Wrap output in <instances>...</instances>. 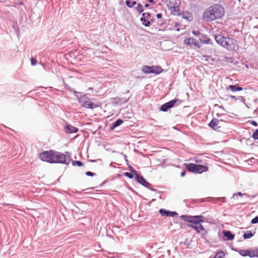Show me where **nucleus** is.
Returning <instances> with one entry per match:
<instances>
[{
	"instance_id": "f257e3e1",
	"label": "nucleus",
	"mask_w": 258,
	"mask_h": 258,
	"mask_svg": "<svg viewBox=\"0 0 258 258\" xmlns=\"http://www.w3.org/2000/svg\"><path fill=\"white\" fill-rule=\"evenodd\" d=\"M225 13V9L219 4H214L207 9L203 14V19L206 22H212L222 18Z\"/></svg>"
},
{
	"instance_id": "f03ea898",
	"label": "nucleus",
	"mask_w": 258,
	"mask_h": 258,
	"mask_svg": "<svg viewBox=\"0 0 258 258\" xmlns=\"http://www.w3.org/2000/svg\"><path fill=\"white\" fill-rule=\"evenodd\" d=\"M214 39L219 45L229 50H233L237 46V41L234 38L218 34L215 35Z\"/></svg>"
},
{
	"instance_id": "7ed1b4c3",
	"label": "nucleus",
	"mask_w": 258,
	"mask_h": 258,
	"mask_svg": "<svg viewBox=\"0 0 258 258\" xmlns=\"http://www.w3.org/2000/svg\"><path fill=\"white\" fill-rule=\"evenodd\" d=\"M72 160L71 153L66 151L64 153L54 150L53 163H59L69 165Z\"/></svg>"
},
{
	"instance_id": "20e7f679",
	"label": "nucleus",
	"mask_w": 258,
	"mask_h": 258,
	"mask_svg": "<svg viewBox=\"0 0 258 258\" xmlns=\"http://www.w3.org/2000/svg\"><path fill=\"white\" fill-rule=\"evenodd\" d=\"M185 165L186 166V169L189 172L201 174L208 170V166L201 164L188 163L185 164Z\"/></svg>"
},
{
	"instance_id": "39448f33",
	"label": "nucleus",
	"mask_w": 258,
	"mask_h": 258,
	"mask_svg": "<svg viewBox=\"0 0 258 258\" xmlns=\"http://www.w3.org/2000/svg\"><path fill=\"white\" fill-rule=\"evenodd\" d=\"M92 100L95 101V99H90L89 97L86 96L84 100L80 101V104L82 107L94 109L95 108L99 107L101 105V103L98 101L93 102Z\"/></svg>"
},
{
	"instance_id": "423d86ee",
	"label": "nucleus",
	"mask_w": 258,
	"mask_h": 258,
	"mask_svg": "<svg viewBox=\"0 0 258 258\" xmlns=\"http://www.w3.org/2000/svg\"><path fill=\"white\" fill-rule=\"evenodd\" d=\"M180 218L186 222L194 224H198L204 222V217L202 215L190 216L186 215H182L180 216Z\"/></svg>"
},
{
	"instance_id": "0eeeda50",
	"label": "nucleus",
	"mask_w": 258,
	"mask_h": 258,
	"mask_svg": "<svg viewBox=\"0 0 258 258\" xmlns=\"http://www.w3.org/2000/svg\"><path fill=\"white\" fill-rule=\"evenodd\" d=\"M142 71L145 74H154L156 75L160 74L163 72V69L160 66H144L142 67Z\"/></svg>"
},
{
	"instance_id": "6e6552de",
	"label": "nucleus",
	"mask_w": 258,
	"mask_h": 258,
	"mask_svg": "<svg viewBox=\"0 0 258 258\" xmlns=\"http://www.w3.org/2000/svg\"><path fill=\"white\" fill-rule=\"evenodd\" d=\"M54 150L43 151L39 154V159L42 161L52 164Z\"/></svg>"
},
{
	"instance_id": "1a4fd4ad",
	"label": "nucleus",
	"mask_w": 258,
	"mask_h": 258,
	"mask_svg": "<svg viewBox=\"0 0 258 258\" xmlns=\"http://www.w3.org/2000/svg\"><path fill=\"white\" fill-rule=\"evenodd\" d=\"M135 180L137 182L142 185L144 187L148 188L150 190L154 191H156L157 189L152 187L151 184L149 183L147 180L140 174H137L135 177Z\"/></svg>"
},
{
	"instance_id": "9d476101",
	"label": "nucleus",
	"mask_w": 258,
	"mask_h": 258,
	"mask_svg": "<svg viewBox=\"0 0 258 258\" xmlns=\"http://www.w3.org/2000/svg\"><path fill=\"white\" fill-rule=\"evenodd\" d=\"M177 102H178V103L177 104V105H178L180 102V100L179 99H174L171 100L162 104L160 107V111H163V112H166L169 109H170L175 106H177V105H176V103Z\"/></svg>"
},
{
	"instance_id": "9b49d317",
	"label": "nucleus",
	"mask_w": 258,
	"mask_h": 258,
	"mask_svg": "<svg viewBox=\"0 0 258 258\" xmlns=\"http://www.w3.org/2000/svg\"><path fill=\"white\" fill-rule=\"evenodd\" d=\"M187 227L192 228L195 229L198 233L202 234V238L204 237V235L208 234V232L204 228L203 225L201 223L198 224L197 225L194 224H188L187 225Z\"/></svg>"
},
{
	"instance_id": "f8f14e48",
	"label": "nucleus",
	"mask_w": 258,
	"mask_h": 258,
	"mask_svg": "<svg viewBox=\"0 0 258 258\" xmlns=\"http://www.w3.org/2000/svg\"><path fill=\"white\" fill-rule=\"evenodd\" d=\"M112 101L111 103L114 106L121 105L122 104L128 102L130 98H126L125 97H114L111 99Z\"/></svg>"
},
{
	"instance_id": "ddd939ff",
	"label": "nucleus",
	"mask_w": 258,
	"mask_h": 258,
	"mask_svg": "<svg viewBox=\"0 0 258 258\" xmlns=\"http://www.w3.org/2000/svg\"><path fill=\"white\" fill-rule=\"evenodd\" d=\"M184 43L185 44L190 46H194L198 48H200L201 46L199 44V42L198 41L196 40L194 38H186L184 40Z\"/></svg>"
},
{
	"instance_id": "4468645a",
	"label": "nucleus",
	"mask_w": 258,
	"mask_h": 258,
	"mask_svg": "<svg viewBox=\"0 0 258 258\" xmlns=\"http://www.w3.org/2000/svg\"><path fill=\"white\" fill-rule=\"evenodd\" d=\"M159 212L162 216L173 217L178 215L177 213L176 212L170 211L164 209H160Z\"/></svg>"
},
{
	"instance_id": "2eb2a0df",
	"label": "nucleus",
	"mask_w": 258,
	"mask_h": 258,
	"mask_svg": "<svg viewBox=\"0 0 258 258\" xmlns=\"http://www.w3.org/2000/svg\"><path fill=\"white\" fill-rule=\"evenodd\" d=\"M223 239L224 240H231L234 238L235 235L230 231L224 230L223 231Z\"/></svg>"
},
{
	"instance_id": "dca6fc26",
	"label": "nucleus",
	"mask_w": 258,
	"mask_h": 258,
	"mask_svg": "<svg viewBox=\"0 0 258 258\" xmlns=\"http://www.w3.org/2000/svg\"><path fill=\"white\" fill-rule=\"evenodd\" d=\"M65 132L67 134H72L77 133L79 131V129L70 124H67L64 127Z\"/></svg>"
},
{
	"instance_id": "f3484780",
	"label": "nucleus",
	"mask_w": 258,
	"mask_h": 258,
	"mask_svg": "<svg viewBox=\"0 0 258 258\" xmlns=\"http://www.w3.org/2000/svg\"><path fill=\"white\" fill-rule=\"evenodd\" d=\"M167 6L169 9L172 10V8L179 5V0H166Z\"/></svg>"
},
{
	"instance_id": "a211bd4d",
	"label": "nucleus",
	"mask_w": 258,
	"mask_h": 258,
	"mask_svg": "<svg viewBox=\"0 0 258 258\" xmlns=\"http://www.w3.org/2000/svg\"><path fill=\"white\" fill-rule=\"evenodd\" d=\"M199 40L203 44H213L212 42H211V39L207 35L203 34H202Z\"/></svg>"
},
{
	"instance_id": "6ab92c4d",
	"label": "nucleus",
	"mask_w": 258,
	"mask_h": 258,
	"mask_svg": "<svg viewBox=\"0 0 258 258\" xmlns=\"http://www.w3.org/2000/svg\"><path fill=\"white\" fill-rule=\"evenodd\" d=\"M220 120L216 118H213L209 123V126L215 130H217V125L219 124Z\"/></svg>"
},
{
	"instance_id": "aec40b11",
	"label": "nucleus",
	"mask_w": 258,
	"mask_h": 258,
	"mask_svg": "<svg viewBox=\"0 0 258 258\" xmlns=\"http://www.w3.org/2000/svg\"><path fill=\"white\" fill-rule=\"evenodd\" d=\"M73 92H74L75 96L77 98L79 103H80V101L82 100V99L84 100V98L87 96L86 94L82 92H79L76 90H74Z\"/></svg>"
},
{
	"instance_id": "412c9836",
	"label": "nucleus",
	"mask_w": 258,
	"mask_h": 258,
	"mask_svg": "<svg viewBox=\"0 0 258 258\" xmlns=\"http://www.w3.org/2000/svg\"><path fill=\"white\" fill-rule=\"evenodd\" d=\"M123 121L121 119H117L114 122H113L111 125L110 126L109 129L110 131L114 130L116 127L119 126L123 123Z\"/></svg>"
},
{
	"instance_id": "4be33fe9",
	"label": "nucleus",
	"mask_w": 258,
	"mask_h": 258,
	"mask_svg": "<svg viewBox=\"0 0 258 258\" xmlns=\"http://www.w3.org/2000/svg\"><path fill=\"white\" fill-rule=\"evenodd\" d=\"M227 89L230 90L232 92H237L242 91L243 88L238 86L237 85H231L228 86Z\"/></svg>"
},
{
	"instance_id": "5701e85b",
	"label": "nucleus",
	"mask_w": 258,
	"mask_h": 258,
	"mask_svg": "<svg viewBox=\"0 0 258 258\" xmlns=\"http://www.w3.org/2000/svg\"><path fill=\"white\" fill-rule=\"evenodd\" d=\"M254 233V232L252 233L251 231L247 230L244 233L243 235V238L244 239H249L253 236Z\"/></svg>"
},
{
	"instance_id": "b1692460",
	"label": "nucleus",
	"mask_w": 258,
	"mask_h": 258,
	"mask_svg": "<svg viewBox=\"0 0 258 258\" xmlns=\"http://www.w3.org/2000/svg\"><path fill=\"white\" fill-rule=\"evenodd\" d=\"M248 253L249 254L248 256L249 257H258V251H256V250H251V249H248Z\"/></svg>"
},
{
	"instance_id": "393cba45",
	"label": "nucleus",
	"mask_w": 258,
	"mask_h": 258,
	"mask_svg": "<svg viewBox=\"0 0 258 258\" xmlns=\"http://www.w3.org/2000/svg\"><path fill=\"white\" fill-rule=\"evenodd\" d=\"M179 6H176L172 8L171 10V14L174 15H179L180 10L178 7Z\"/></svg>"
},
{
	"instance_id": "a878e982",
	"label": "nucleus",
	"mask_w": 258,
	"mask_h": 258,
	"mask_svg": "<svg viewBox=\"0 0 258 258\" xmlns=\"http://www.w3.org/2000/svg\"><path fill=\"white\" fill-rule=\"evenodd\" d=\"M236 251L238 252L239 254L242 256H247L249 254L248 253V249L247 250H235Z\"/></svg>"
},
{
	"instance_id": "bb28decb",
	"label": "nucleus",
	"mask_w": 258,
	"mask_h": 258,
	"mask_svg": "<svg viewBox=\"0 0 258 258\" xmlns=\"http://www.w3.org/2000/svg\"><path fill=\"white\" fill-rule=\"evenodd\" d=\"M71 161H72V165L74 166H77L78 167H81L83 165V163L81 161H79V160L73 161V160H72Z\"/></svg>"
},
{
	"instance_id": "cd10ccee",
	"label": "nucleus",
	"mask_w": 258,
	"mask_h": 258,
	"mask_svg": "<svg viewBox=\"0 0 258 258\" xmlns=\"http://www.w3.org/2000/svg\"><path fill=\"white\" fill-rule=\"evenodd\" d=\"M125 4L128 8H132L137 4V2L136 1L131 2L130 0H126Z\"/></svg>"
},
{
	"instance_id": "c85d7f7f",
	"label": "nucleus",
	"mask_w": 258,
	"mask_h": 258,
	"mask_svg": "<svg viewBox=\"0 0 258 258\" xmlns=\"http://www.w3.org/2000/svg\"><path fill=\"white\" fill-rule=\"evenodd\" d=\"M224 252L223 251H220L216 254L214 258H224Z\"/></svg>"
},
{
	"instance_id": "c756f323",
	"label": "nucleus",
	"mask_w": 258,
	"mask_h": 258,
	"mask_svg": "<svg viewBox=\"0 0 258 258\" xmlns=\"http://www.w3.org/2000/svg\"><path fill=\"white\" fill-rule=\"evenodd\" d=\"M136 10L139 13H142L144 12V10L143 9V6L141 4L138 3L137 5V7L136 8Z\"/></svg>"
},
{
	"instance_id": "7c9ffc66",
	"label": "nucleus",
	"mask_w": 258,
	"mask_h": 258,
	"mask_svg": "<svg viewBox=\"0 0 258 258\" xmlns=\"http://www.w3.org/2000/svg\"><path fill=\"white\" fill-rule=\"evenodd\" d=\"M124 175L126 177H128L130 179H132L134 177V176L135 175L132 172H126L124 173Z\"/></svg>"
},
{
	"instance_id": "2f4dec72",
	"label": "nucleus",
	"mask_w": 258,
	"mask_h": 258,
	"mask_svg": "<svg viewBox=\"0 0 258 258\" xmlns=\"http://www.w3.org/2000/svg\"><path fill=\"white\" fill-rule=\"evenodd\" d=\"M192 33L196 36L199 37L200 38L202 33H201L199 31L197 30H193L192 31Z\"/></svg>"
},
{
	"instance_id": "473e14b6",
	"label": "nucleus",
	"mask_w": 258,
	"mask_h": 258,
	"mask_svg": "<svg viewBox=\"0 0 258 258\" xmlns=\"http://www.w3.org/2000/svg\"><path fill=\"white\" fill-rule=\"evenodd\" d=\"M252 137L254 140H258V129H256L253 133Z\"/></svg>"
},
{
	"instance_id": "72a5a7b5",
	"label": "nucleus",
	"mask_w": 258,
	"mask_h": 258,
	"mask_svg": "<svg viewBox=\"0 0 258 258\" xmlns=\"http://www.w3.org/2000/svg\"><path fill=\"white\" fill-rule=\"evenodd\" d=\"M129 168H130L131 172H132L134 174L135 177L137 175V174H139L138 171L137 170H136L132 166L130 165Z\"/></svg>"
},
{
	"instance_id": "f704fd0d",
	"label": "nucleus",
	"mask_w": 258,
	"mask_h": 258,
	"mask_svg": "<svg viewBox=\"0 0 258 258\" xmlns=\"http://www.w3.org/2000/svg\"><path fill=\"white\" fill-rule=\"evenodd\" d=\"M238 99H240L241 100V101L242 102H243L247 108H249V107L248 106V105L246 103V100H245V98H244L243 97H242V96H239L238 97Z\"/></svg>"
},
{
	"instance_id": "c9c22d12",
	"label": "nucleus",
	"mask_w": 258,
	"mask_h": 258,
	"mask_svg": "<svg viewBox=\"0 0 258 258\" xmlns=\"http://www.w3.org/2000/svg\"><path fill=\"white\" fill-rule=\"evenodd\" d=\"M258 223V215L255 216L254 218H253L251 221V223L252 224H255Z\"/></svg>"
},
{
	"instance_id": "e433bc0d",
	"label": "nucleus",
	"mask_w": 258,
	"mask_h": 258,
	"mask_svg": "<svg viewBox=\"0 0 258 258\" xmlns=\"http://www.w3.org/2000/svg\"><path fill=\"white\" fill-rule=\"evenodd\" d=\"M142 25L145 27H149L151 25V23L148 19H146V22L142 23Z\"/></svg>"
},
{
	"instance_id": "4c0bfd02",
	"label": "nucleus",
	"mask_w": 258,
	"mask_h": 258,
	"mask_svg": "<svg viewBox=\"0 0 258 258\" xmlns=\"http://www.w3.org/2000/svg\"><path fill=\"white\" fill-rule=\"evenodd\" d=\"M151 16V14L149 12L148 13H144L142 14V16L143 17H145V18L146 19H148L150 18Z\"/></svg>"
},
{
	"instance_id": "58836bf2",
	"label": "nucleus",
	"mask_w": 258,
	"mask_h": 258,
	"mask_svg": "<svg viewBox=\"0 0 258 258\" xmlns=\"http://www.w3.org/2000/svg\"><path fill=\"white\" fill-rule=\"evenodd\" d=\"M85 174L87 176H93L96 174L95 173L91 172V171H87V172H86Z\"/></svg>"
},
{
	"instance_id": "ea45409f",
	"label": "nucleus",
	"mask_w": 258,
	"mask_h": 258,
	"mask_svg": "<svg viewBox=\"0 0 258 258\" xmlns=\"http://www.w3.org/2000/svg\"><path fill=\"white\" fill-rule=\"evenodd\" d=\"M36 62H37V60H36V58H35L34 57H32L31 58V63L32 66H35L36 64Z\"/></svg>"
},
{
	"instance_id": "a19ab883",
	"label": "nucleus",
	"mask_w": 258,
	"mask_h": 258,
	"mask_svg": "<svg viewBox=\"0 0 258 258\" xmlns=\"http://www.w3.org/2000/svg\"><path fill=\"white\" fill-rule=\"evenodd\" d=\"M183 244L186 246V247H188L190 245V242L187 239H186L184 241Z\"/></svg>"
},
{
	"instance_id": "79ce46f5",
	"label": "nucleus",
	"mask_w": 258,
	"mask_h": 258,
	"mask_svg": "<svg viewBox=\"0 0 258 258\" xmlns=\"http://www.w3.org/2000/svg\"><path fill=\"white\" fill-rule=\"evenodd\" d=\"M244 195H245V193L243 194V193H242L241 192H238L234 193L233 194V197L234 196H242Z\"/></svg>"
},
{
	"instance_id": "37998d69",
	"label": "nucleus",
	"mask_w": 258,
	"mask_h": 258,
	"mask_svg": "<svg viewBox=\"0 0 258 258\" xmlns=\"http://www.w3.org/2000/svg\"><path fill=\"white\" fill-rule=\"evenodd\" d=\"M250 123L253 125V126H258V123H257V122L255 120H251L250 121Z\"/></svg>"
},
{
	"instance_id": "c03bdc74",
	"label": "nucleus",
	"mask_w": 258,
	"mask_h": 258,
	"mask_svg": "<svg viewBox=\"0 0 258 258\" xmlns=\"http://www.w3.org/2000/svg\"><path fill=\"white\" fill-rule=\"evenodd\" d=\"M65 88L68 90L71 91L73 92V90L67 84L65 85Z\"/></svg>"
},
{
	"instance_id": "a18cd8bd",
	"label": "nucleus",
	"mask_w": 258,
	"mask_h": 258,
	"mask_svg": "<svg viewBox=\"0 0 258 258\" xmlns=\"http://www.w3.org/2000/svg\"><path fill=\"white\" fill-rule=\"evenodd\" d=\"M156 17L157 19H161L162 17V14L161 13H158L156 15Z\"/></svg>"
},
{
	"instance_id": "49530a36",
	"label": "nucleus",
	"mask_w": 258,
	"mask_h": 258,
	"mask_svg": "<svg viewBox=\"0 0 258 258\" xmlns=\"http://www.w3.org/2000/svg\"><path fill=\"white\" fill-rule=\"evenodd\" d=\"M186 171H185V170H183V171L181 172V173H180V176H181V177H183V176H185V175L186 174Z\"/></svg>"
},
{
	"instance_id": "de8ad7c7",
	"label": "nucleus",
	"mask_w": 258,
	"mask_h": 258,
	"mask_svg": "<svg viewBox=\"0 0 258 258\" xmlns=\"http://www.w3.org/2000/svg\"><path fill=\"white\" fill-rule=\"evenodd\" d=\"M229 97L232 99H234V100L238 99V97L237 98L236 96H233V95H230Z\"/></svg>"
},
{
	"instance_id": "09e8293b",
	"label": "nucleus",
	"mask_w": 258,
	"mask_h": 258,
	"mask_svg": "<svg viewBox=\"0 0 258 258\" xmlns=\"http://www.w3.org/2000/svg\"><path fill=\"white\" fill-rule=\"evenodd\" d=\"M16 4L17 5H24V3L22 1H20L19 2H18Z\"/></svg>"
},
{
	"instance_id": "8fccbe9b",
	"label": "nucleus",
	"mask_w": 258,
	"mask_h": 258,
	"mask_svg": "<svg viewBox=\"0 0 258 258\" xmlns=\"http://www.w3.org/2000/svg\"><path fill=\"white\" fill-rule=\"evenodd\" d=\"M146 19L145 18V17H143V16H142V17L140 18V21H141V22H142V23H143V22H146Z\"/></svg>"
},
{
	"instance_id": "3c124183",
	"label": "nucleus",
	"mask_w": 258,
	"mask_h": 258,
	"mask_svg": "<svg viewBox=\"0 0 258 258\" xmlns=\"http://www.w3.org/2000/svg\"><path fill=\"white\" fill-rule=\"evenodd\" d=\"M223 202H225V198L222 197L220 198Z\"/></svg>"
},
{
	"instance_id": "603ef678",
	"label": "nucleus",
	"mask_w": 258,
	"mask_h": 258,
	"mask_svg": "<svg viewBox=\"0 0 258 258\" xmlns=\"http://www.w3.org/2000/svg\"><path fill=\"white\" fill-rule=\"evenodd\" d=\"M220 108H221L223 110H225V109L223 106H218Z\"/></svg>"
},
{
	"instance_id": "864d4df0",
	"label": "nucleus",
	"mask_w": 258,
	"mask_h": 258,
	"mask_svg": "<svg viewBox=\"0 0 258 258\" xmlns=\"http://www.w3.org/2000/svg\"><path fill=\"white\" fill-rule=\"evenodd\" d=\"M148 1L150 3H154V0H148Z\"/></svg>"
},
{
	"instance_id": "5fc2aeb1",
	"label": "nucleus",
	"mask_w": 258,
	"mask_h": 258,
	"mask_svg": "<svg viewBox=\"0 0 258 258\" xmlns=\"http://www.w3.org/2000/svg\"><path fill=\"white\" fill-rule=\"evenodd\" d=\"M149 6H150V5H149V4H147H147H146L145 5V7H146V8H148V7H149Z\"/></svg>"
},
{
	"instance_id": "6e6d98bb",
	"label": "nucleus",
	"mask_w": 258,
	"mask_h": 258,
	"mask_svg": "<svg viewBox=\"0 0 258 258\" xmlns=\"http://www.w3.org/2000/svg\"><path fill=\"white\" fill-rule=\"evenodd\" d=\"M93 89V88H92V87H89V88H88V90H92Z\"/></svg>"
},
{
	"instance_id": "4d7b16f0",
	"label": "nucleus",
	"mask_w": 258,
	"mask_h": 258,
	"mask_svg": "<svg viewBox=\"0 0 258 258\" xmlns=\"http://www.w3.org/2000/svg\"><path fill=\"white\" fill-rule=\"evenodd\" d=\"M175 26H179V24H178L177 23H175Z\"/></svg>"
},
{
	"instance_id": "13d9d810",
	"label": "nucleus",
	"mask_w": 258,
	"mask_h": 258,
	"mask_svg": "<svg viewBox=\"0 0 258 258\" xmlns=\"http://www.w3.org/2000/svg\"><path fill=\"white\" fill-rule=\"evenodd\" d=\"M107 256L109 258H114V256Z\"/></svg>"
},
{
	"instance_id": "bf43d9fd",
	"label": "nucleus",
	"mask_w": 258,
	"mask_h": 258,
	"mask_svg": "<svg viewBox=\"0 0 258 258\" xmlns=\"http://www.w3.org/2000/svg\"><path fill=\"white\" fill-rule=\"evenodd\" d=\"M124 156L125 158L126 161H127V159H126L127 156L125 155H124Z\"/></svg>"
},
{
	"instance_id": "052dcab7",
	"label": "nucleus",
	"mask_w": 258,
	"mask_h": 258,
	"mask_svg": "<svg viewBox=\"0 0 258 258\" xmlns=\"http://www.w3.org/2000/svg\"><path fill=\"white\" fill-rule=\"evenodd\" d=\"M109 254H114V253H110V252H108Z\"/></svg>"
},
{
	"instance_id": "680f3d73",
	"label": "nucleus",
	"mask_w": 258,
	"mask_h": 258,
	"mask_svg": "<svg viewBox=\"0 0 258 258\" xmlns=\"http://www.w3.org/2000/svg\"><path fill=\"white\" fill-rule=\"evenodd\" d=\"M176 31H180L179 28H177Z\"/></svg>"
},
{
	"instance_id": "e2e57ef3",
	"label": "nucleus",
	"mask_w": 258,
	"mask_h": 258,
	"mask_svg": "<svg viewBox=\"0 0 258 258\" xmlns=\"http://www.w3.org/2000/svg\"><path fill=\"white\" fill-rule=\"evenodd\" d=\"M183 18H185V19H187L186 17H184V16H183Z\"/></svg>"
},
{
	"instance_id": "0e129e2a",
	"label": "nucleus",
	"mask_w": 258,
	"mask_h": 258,
	"mask_svg": "<svg viewBox=\"0 0 258 258\" xmlns=\"http://www.w3.org/2000/svg\"><path fill=\"white\" fill-rule=\"evenodd\" d=\"M217 116H218V117H219V116H220V115H219V114H218V113L217 114Z\"/></svg>"
},
{
	"instance_id": "69168bd1",
	"label": "nucleus",
	"mask_w": 258,
	"mask_h": 258,
	"mask_svg": "<svg viewBox=\"0 0 258 258\" xmlns=\"http://www.w3.org/2000/svg\"><path fill=\"white\" fill-rule=\"evenodd\" d=\"M103 183H102L100 185V187H101V186H102V185H103Z\"/></svg>"
}]
</instances>
